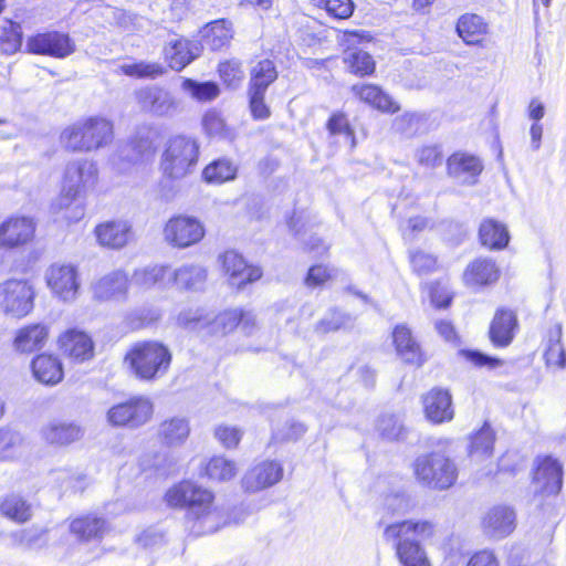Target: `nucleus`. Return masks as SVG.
I'll list each match as a JSON object with an SVG mask.
<instances>
[{
    "instance_id": "nucleus-15",
    "label": "nucleus",
    "mask_w": 566,
    "mask_h": 566,
    "mask_svg": "<svg viewBox=\"0 0 566 566\" xmlns=\"http://www.w3.org/2000/svg\"><path fill=\"white\" fill-rule=\"evenodd\" d=\"M516 527V512L509 505H494L482 516L481 528L491 539H502L511 535Z\"/></svg>"
},
{
    "instance_id": "nucleus-59",
    "label": "nucleus",
    "mask_w": 566,
    "mask_h": 566,
    "mask_svg": "<svg viewBox=\"0 0 566 566\" xmlns=\"http://www.w3.org/2000/svg\"><path fill=\"white\" fill-rule=\"evenodd\" d=\"M327 13L335 19H347L354 12L352 0H324Z\"/></svg>"
},
{
    "instance_id": "nucleus-49",
    "label": "nucleus",
    "mask_w": 566,
    "mask_h": 566,
    "mask_svg": "<svg viewBox=\"0 0 566 566\" xmlns=\"http://www.w3.org/2000/svg\"><path fill=\"white\" fill-rule=\"evenodd\" d=\"M202 127L211 137L222 139H232L234 137L233 130L228 127L222 115L216 109H210L203 115Z\"/></svg>"
},
{
    "instance_id": "nucleus-20",
    "label": "nucleus",
    "mask_w": 566,
    "mask_h": 566,
    "mask_svg": "<svg viewBox=\"0 0 566 566\" xmlns=\"http://www.w3.org/2000/svg\"><path fill=\"white\" fill-rule=\"evenodd\" d=\"M48 325L35 323L20 327L15 331L12 348L20 354H31L41 350L49 338Z\"/></svg>"
},
{
    "instance_id": "nucleus-10",
    "label": "nucleus",
    "mask_w": 566,
    "mask_h": 566,
    "mask_svg": "<svg viewBox=\"0 0 566 566\" xmlns=\"http://www.w3.org/2000/svg\"><path fill=\"white\" fill-rule=\"evenodd\" d=\"M206 234L203 223L191 216L171 217L164 227V241L177 249H186L200 242Z\"/></svg>"
},
{
    "instance_id": "nucleus-2",
    "label": "nucleus",
    "mask_w": 566,
    "mask_h": 566,
    "mask_svg": "<svg viewBox=\"0 0 566 566\" xmlns=\"http://www.w3.org/2000/svg\"><path fill=\"white\" fill-rule=\"evenodd\" d=\"M114 139V125L104 116H88L67 125L60 135L61 146L71 153H93Z\"/></svg>"
},
{
    "instance_id": "nucleus-23",
    "label": "nucleus",
    "mask_w": 566,
    "mask_h": 566,
    "mask_svg": "<svg viewBox=\"0 0 566 566\" xmlns=\"http://www.w3.org/2000/svg\"><path fill=\"white\" fill-rule=\"evenodd\" d=\"M128 285L129 280L124 271L111 272L93 285L94 297L101 301H124L127 297Z\"/></svg>"
},
{
    "instance_id": "nucleus-7",
    "label": "nucleus",
    "mask_w": 566,
    "mask_h": 566,
    "mask_svg": "<svg viewBox=\"0 0 566 566\" xmlns=\"http://www.w3.org/2000/svg\"><path fill=\"white\" fill-rule=\"evenodd\" d=\"M98 180V168L95 161L81 158L67 163L64 171L61 200L69 206L77 197L92 190Z\"/></svg>"
},
{
    "instance_id": "nucleus-19",
    "label": "nucleus",
    "mask_w": 566,
    "mask_h": 566,
    "mask_svg": "<svg viewBox=\"0 0 566 566\" xmlns=\"http://www.w3.org/2000/svg\"><path fill=\"white\" fill-rule=\"evenodd\" d=\"M283 475L282 465L275 461H263L249 470L242 485L247 491L256 492L277 483Z\"/></svg>"
},
{
    "instance_id": "nucleus-33",
    "label": "nucleus",
    "mask_w": 566,
    "mask_h": 566,
    "mask_svg": "<svg viewBox=\"0 0 566 566\" xmlns=\"http://www.w3.org/2000/svg\"><path fill=\"white\" fill-rule=\"evenodd\" d=\"M98 242L108 248H123L130 238V226L126 221H109L96 227Z\"/></svg>"
},
{
    "instance_id": "nucleus-29",
    "label": "nucleus",
    "mask_w": 566,
    "mask_h": 566,
    "mask_svg": "<svg viewBox=\"0 0 566 566\" xmlns=\"http://www.w3.org/2000/svg\"><path fill=\"white\" fill-rule=\"evenodd\" d=\"M396 556L402 566H431V562L420 543L411 537L391 541Z\"/></svg>"
},
{
    "instance_id": "nucleus-61",
    "label": "nucleus",
    "mask_w": 566,
    "mask_h": 566,
    "mask_svg": "<svg viewBox=\"0 0 566 566\" xmlns=\"http://www.w3.org/2000/svg\"><path fill=\"white\" fill-rule=\"evenodd\" d=\"M412 269L418 274H426L436 269L437 260L433 255L417 251L410 255Z\"/></svg>"
},
{
    "instance_id": "nucleus-43",
    "label": "nucleus",
    "mask_w": 566,
    "mask_h": 566,
    "mask_svg": "<svg viewBox=\"0 0 566 566\" xmlns=\"http://www.w3.org/2000/svg\"><path fill=\"white\" fill-rule=\"evenodd\" d=\"M544 357L551 368L564 369L566 367V352L562 344L560 325L549 332Z\"/></svg>"
},
{
    "instance_id": "nucleus-54",
    "label": "nucleus",
    "mask_w": 566,
    "mask_h": 566,
    "mask_svg": "<svg viewBox=\"0 0 566 566\" xmlns=\"http://www.w3.org/2000/svg\"><path fill=\"white\" fill-rule=\"evenodd\" d=\"M326 128L333 136H343L350 148L355 147L356 142L354 130L349 126L348 119L345 114L334 113L327 120Z\"/></svg>"
},
{
    "instance_id": "nucleus-63",
    "label": "nucleus",
    "mask_w": 566,
    "mask_h": 566,
    "mask_svg": "<svg viewBox=\"0 0 566 566\" xmlns=\"http://www.w3.org/2000/svg\"><path fill=\"white\" fill-rule=\"evenodd\" d=\"M214 436L227 448L237 447L241 440V431L235 427L219 426Z\"/></svg>"
},
{
    "instance_id": "nucleus-57",
    "label": "nucleus",
    "mask_w": 566,
    "mask_h": 566,
    "mask_svg": "<svg viewBox=\"0 0 566 566\" xmlns=\"http://www.w3.org/2000/svg\"><path fill=\"white\" fill-rule=\"evenodd\" d=\"M377 430L384 438L397 440L401 437L403 427L395 416L386 415L379 418Z\"/></svg>"
},
{
    "instance_id": "nucleus-40",
    "label": "nucleus",
    "mask_w": 566,
    "mask_h": 566,
    "mask_svg": "<svg viewBox=\"0 0 566 566\" xmlns=\"http://www.w3.org/2000/svg\"><path fill=\"white\" fill-rule=\"evenodd\" d=\"M488 25L483 19L473 13H467L460 17L457 23L459 36L468 44H478L486 33Z\"/></svg>"
},
{
    "instance_id": "nucleus-17",
    "label": "nucleus",
    "mask_w": 566,
    "mask_h": 566,
    "mask_svg": "<svg viewBox=\"0 0 566 566\" xmlns=\"http://www.w3.org/2000/svg\"><path fill=\"white\" fill-rule=\"evenodd\" d=\"M437 533V526L429 520H406L392 523L384 528L385 542L397 541L400 537L413 536L416 541H428Z\"/></svg>"
},
{
    "instance_id": "nucleus-30",
    "label": "nucleus",
    "mask_w": 566,
    "mask_h": 566,
    "mask_svg": "<svg viewBox=\"0 0 566 566\" xmlns=\"http://www.w3.org/2000/svg\"><path fill=\"white\" fill-rule=\"evenodd\" d=\"M499 276L500 271L493 260L476 259L468 265L463 280L469 286H482L496 282Z\"/></svg>"
},
{
    "instance_id": "nucleus-50",
    "label": "nucleus",
    "mask_w": 566,
    "mask_h": 566,
    "mask_svg": "<svg viewBox=\"0 0 566 566\" xmlns=\"http://www.w3.org/2000/svg\"><path fill=\"white\" fill-rule=\"evenodd\" d=\"M344 62L349 71L356 75H368L375 70L373 57L365 51L350 50L345 53Z\"/></svg>"
},
{
    "instance_id": "nucleus-62",
    "label": "nucleus",
    "mask_w": 566,
    "mask_h": 566,
    "mask_svg": "<svg viewBox=\"0 0 566 566\" xmlns=\"http://www.w3.org/2000/svg\"><path fill=\"white\" fill-rule=\"evenodd\" d=\"M334 276V271L322 264L313 265L307 273L305 284L308 287L322 285Z\"/></svg>"
},
{
    "instance_id": "nucleus-39",
    "label": "nucleus",
    "mask_w": 566,
    "mask_h": 566,
    "mask_svg": "<svg viewBox=\"0 0 566 566\" xmlns=\"http://www.w3.org/2000/svg\"><path fill=\"white\" fill-rule=\"evenodd\" d=\"M277 70L274 62L270 59L256 61L250 70L248 88L256 91H268L269 86L277 78Z\"/></svg>"
},
{
    "instance_id": "nucleus-48",
    "label": "nucleus",
    "mask_w": 566,
    "mask_h": 566,
    "mask_svg": "<svg viewBox=\"0 0 566 566\" xmlns=\"http://www.w3.org/2000/svg\"><path fill=\"white\" fill-rule=\"evenodd\" d=\"M0 510L4 516L17 523H24L31 517L30 505L19 495L7 496Z\"/></svg>"
},
{
    "instance_id": "nucleus-1",
    "label": "nucleus",
    "mask_w": 566,
    "mask_h": 566,
    "mask_svg": "<svg viewBox=\"0 0 566 566\" xmlns=\"http://www.w3.org/2000/svg\"><path fill=\"white\" fill-rule=\"evenodd\" d=\"M165 499L171 507H187V520L196 535L213 533L226 523L222 512L213 506V494L191 481L172 486Z\"/></svg>"
},
{
    "instance_id": "nucleus-16",
    "label": "nucleus",
    "mask_w": 566,
    "mask_h": 566,
    "mask_svg": "<svg viewBox=\"0 0 566 566\" xmlns=\"http://www.w3.org/2000/svg\"><path fill=\"white\" fill-rule=\"evenodd\" d=\"M221 263L224 273L228 275V282L231 286L243 287L262 276V271L258 266L248 265L242 255L235 251H227L221 255Z\"/></svg>"
},
{
    "instance_id": "nucleus-45",
    "label": "nucleus",
    "mask_w": 566,
    "mask_h": 566,
    "mask_svg": "<svg viewBox=\"0 0 566 566\" xmlns=\"http://www.w3.org/2000/svg\"><path fill=\"white\" fill-rule=\"evenodd\" d=\"M238 472L235 463L221 455L212 457L206 464V474L213 481H229Z\"/></svg>"
},
{
    "instance_id": "nucleus-12",
    "label": "nucleus",
    "mask_w": 566,
    "mask_h": 566,
    "mask_svg": "<svg viewBox=\"0 0 566 566\" xmlns=\"http://www.w3.org/2000/svg\"><path fill=\"white\" fill-rule=\"evenodd\" d=\"M139 108L154 117H172L180 111V102L167 88L159 85L144 86L135 92Z\"/></svg>"
},
{
    "instance_id": "nucleus-35",
    "label": "nucleus",
    "mask_w": 566,
    "mask_h": 566,
    "mask_svg": "<svg viewBox=\"0 0 566 566\" xmlns=\"http://www.w3.org/2000/svg\"><path fill=\"white\" fill-rule=\"evenodd\" d=\"M394 344L400 358L409 364L421 365L423 363L419 344L406 326H397L392 333Z\"/></svg>"
},
{
    "instance_id": "nucleus-5",
    "label": "nucleus",
    "mask_w": 566,
    "mask_h": 566,
    "mask_svg": "<svg viewBox=\"0 0 566 566\" xmlns=\"http://www.w3.org/2000/svg\"><path fill=\"white\" fill-rule=\"evenodd\" d=\"M240 308L226 310L218 314L200 308L186 310L177 316L178 325L198 331L203 335L224 336L239 326Z\"/></svg>"
},
{
    "instance_id": "nucleus-11",
    "label": "nucleus",
    "mask_w": 566,
    "mask_h": 566,
    "mask_svg": "<svg viewBox=\"0 0 566 566\" xmlns=\"http://www.w3.org/2000/svg\"><path fill=\"white\" fill-rule=\"evenodd\" d=\"M154 412L153 402L143 396L117 403L107 411V421L113 427L139 428L147 423Z\"/></svg>"
},
{
    "instance_id": "nucleus-38",
    "label": "nucleus",
    "mask_w": 566,
    "mask_h": 566,
    "mask_svg": "<svg viewBox=\"0 0 566 566\" xmlns=\"http://www.w3.org/2000/svg\"><path fill=\"white\" fill-rule=\"evenodd\" d=\"M189 432L188 421L176 417L165 420L159 424L158 438L164 444L175 447L182 444L187 440Z\"/></svg>"
},
{
    "instance_id": "nucleus-37",
    "label": "nucleus",
    "mask_w": 566,
    "mask_h": 566,
    "mask_svg": "<svg viewBox=\"0 0 566 566\" xmlns=\"http://www.w3.org/2000/svg\"><path fill=\"white\" fill-rule=\"evenodd\" d=\"M207 279V271L198 264H185L175 271L169 270L168 282L174 281L185 290L200 289Z\"/></svg>"
},
{
    "instance_id": "nucleus-6",
    "label": "nucleus",
    "mask_w": 566,
    "mask_h": 566,
    "mask_svg": "<svg viewBox=\"0 0 566 566\" xmlns=\"http://www.w3.org/2000/svg\"><path fill=\"white\" fill-rule=\"evenodd\" d=\"M199 157L196 139L184 135L171 137L161 156V169L166 177L181 179L192 171Z\"/></svg>"
},
{
    "instance_id": "nucleus-58",
    "label": "nucleus",
    "mask_w": 566,
    "mask_h": 566,
    "mask_svg": "<svg viewBox=\"0 0 566 566\" xmlns=\"http://www.w3.org/2000/svg\"><path fill=\"white\" fill-rule=\"evenodd\" d=\"M419 116L413 113H405L400 116H397L392 122V128L395 132L402 135H413L419 125Z\"/></svg>"
},
{
    "instance_id": "nucleus-51",
    "label": "nucleus",
    "mask_w": 566,
    "mask_h": 566,
    "mask_svg": "<svg viewBox=\"0 0 566 566\" xmlns=\"http://www.w3.org/2000/svg\"><path fill=\"white\" fill-rule=\"evenodd\" d=\"M181 88L200 102L212 101L220 94L219 86L216 83H198L191 78H185L181 83Z\"/></svg>"
},
{
    "instance_id": "nucleus-36",
    "label": "nucleus",
    "mask_w": 566,
    "mask_h": 566,
    "mask_svg": "<svg viewBox=\"0 0 566 566\" xmlns=\"http://www.w3.org/2000/svg\"><path fill=\"white\" fill-rule=\"evenodd\" d=\"M232 36V23L226 19L214 20L206 24L201 30L203 44L212 51L228 45Z\"/></svg>"
},
{
    "instance_id": "nucleus-3",
    "label": "nucleus",
    "mask_w": 566,
    "mask_h": 566,
    "mask_svg": "<svg viewBox=\"0 0 566 566\" xmlns=\"http://www.w3.org/2000/svg\"><path fill=\"white\" fill-rule=\"evenodd\" d=\"M125 363L137 378L154 380L168 371L171 353L161 343L139 342L127 352Z\"/></svg>"
},
{
    "instance_id": "nucleus-34",
    "label": "nucleus",
    "mask_w": 566,
    "mask_h": 566,
    "mask_svg": "<svg viewBox=\"0 0 566 566\" xmlns=\"http://www.w3.org/2000/svg\"><path fill=\"white\" fill-rule=\"evenodd\" d=\"M31 367L35 379L44 385H56L63 378L62 364L53 355H38L32 360Z\"/></svg>"
},
{
    "instance_id": "nucleus-13",
    "label": "nucleus",
    "mask_w": 566,
    "mask_h": 566,
    "mask_svg": "<svg viewBox=\"0 0 566 566\" xmlns=\"http://www.w3.org/2000/svg\"><path fill=\"white\" fill-rule=\"evenodd\" d=\"M45 280L60 301L72 303L77 298L81 284L74 265L54 263L46 270Z\"/></svg>"
},
{
    "instance_id": "nucleus-21",
    "label": "nucleus",
    "mask_w": 566,
    "mask_h": 566,
    "mask_svg": "<svg viewBox=\"0 0 566 566\" xmlns=\"http://www.w3.org/2000/svg\"><path fill=\"white\" fill-rule=\"evenodd\" d=\"M62 353L76 363H82L93 357L94 345L92 338L78 329H69L59 338Z\"/></svg>"
},
{
    "instance_id": "nucleus-24",
    "label": "nucleus",
    "mask_w": 566,
    "mask_h": 566,
    "mask_svg": "<svg viewBox=\"0 0 566 566\" xmlns=\"http://www.w3.org/2000/svg\"><path fill=\"white\" fill-rule=\"evenodd\" d=\"M518 329L515 312L506 308L496 311L490 325V339L496 347H507L514 339Z\"/></svg>"
},
{
    "instance_id": "nucleus-42",
    "label": "nucleus",
    "mask_w": 566,
    "mask_h": 566,
    "mask_svg": "<svg viewBox=\"0 0 566 566\" xmlns=\"http://www.w3.org/2000/svg\"><path fill=\"white\" fill-rule=\"evenodd\" d=\"M168 277L169 266L156 264L135 270L130 282L140 290H148L156 284L165 283Z\"/></svg>"
},
{
    "instance_id": "nucleus-27",
    "label": "nucleus",
    "mask_w": 566,
    "mask_h": 566,
    "mask_svg": "<svg viewBox=\"0 0 566 566\" xmlns=\"http://www.w3.org/2000/svg\"><path fill=\"white\" fill-rule=\"evenodd\" d=\"M83 433L80 426L60 420L50 421L41 429V436L45 442L61 447L80 440Z\"/></svg>"
},
{
    "instance_id": "nucleus-18",
    "label": "nucleus",
    "mask_w": 566,
    "mask_h": 566,
    "mask_svg": "<svg viewBox=\"0 0 566 566\" xmlns=\"http://www.w3.org/2000/svg\"><path fill=\"white\" fill-rule=\"evenodd\" d=\"M447 169L449 176L459 184L474 185L483 170V165L474 155L454 153L447 160Z\"/></svg>"
},
{
    "instance_id": "nucleus-56",
    "label": "nucleus",
    "mask_w": 566,
    "mask_h": 566,
    "mask_svg": "<svg viewBox=\"0 0 566 566\" xmlns=\"http://www.w3.org/2000/svg\"><path fill=\"white\" fill-rule=\"evenodd\" d=\"M350 324V316L337 311H333L316 324L315 329L317 333L326 334L348 327Z\"/></svg>"
},
{
    "instance_id": "nucleus-22",
    "label": "nucleus",
    "mask_w": 566,
    "mask_h": 566,
    "mask_svg": "<svg viewBox=\"0 0 566 566\" xmlns=\"http://www.w3.org/2000/svg\"><path fill=\"white\" fill-rule=\"evenodd\" d=\"M35 231L32 219L12 218L0 226V247L13 248L29 242Z\"/></svg>"
},
{
    "instance_id": "nucleus-64",
    "label": "nucleus",
    "mask_w": 566,
    "mask_h": 566,
    "mask_svg": "<svg viewBox=\"0 0 566 566\" xmlns=\"http://www.w3.org/2000/svg\"><path fill=\"white\" fill-rule=\"evenodd\" d=\"M467 566H500V563L492 551H480L473 554Z\"/></svg>"
},
{
    "instance_id": "nucleus-32",
    "label": "nucleus",
    "mask_w": 566,
    "mask_h": 566,
    "mask_svg": "<svg viewBox=\"0 0 566 566\" xmlns=\"http://www.w3.org/2000/svg\"><path fill=\"white\" fill-rule=\"evenodd\" d=\"M165 57L175 71H181L199 55V48L186 39H178L165 48Z\"/></svg>"
},
{
    "instance_id": "nucleus-60",
    "label": "nucleus",
    "mask_w": 566,
    "mask_h": 566,
    "mask_svg": "<svg viewBox=\"0 0 566 566\" xmlns=\"http://www.w3.org/2000/svg\"><path fill=\"white\" fill-rule=\"evenodd\" d=\"M416 159L420 165L433 168L441 165L442 153L438 146H423L417 149Z\"/></svg>"
},
{
    "instance_id": "nucleus-46",
    "label": "nucleus",
    "mask_w": 566,
    "mask_h": 566,
    "mask_svg": "<svg viewBox=\"0 0 566 566\" xmlns=\"http://www.w3.org/2000/svg\"><path fill=\"white\" fill-rule=\"evenodd\" d=\"M120 71L130 77L155 80L166 73V69L158 62L139 61L120 65Z\"/></svg>"
},
{
    "instance_id": "nucleus-31",
    "label": "nucleus",
    "mask_w": 566,
    "mask_h": 566,
    "mask_svg": "<svg viewBox=\"0 0 566 566\" xmlns=\"http://www.w3.org/2000/svg\"><path fill=\"white\" fill-rule=\"evenodd\" d=\"M106 530V522L95 515L80 516L70 524L71 533L80 542H99Z\"/></svg>"
},
{
    "instance_id": "nucleus-14",
    "label": "nucleus",
    "mask_w": 566,
    "mask_h": 566,
    "mask_svg": "<svg viewBox=\"0 0 566 566\" xmlns=\"http://www.w3.org/2000/svg\"><path fill=\"white\" fill-rule=\"evenodd\" d=\"M27 50L33 54L64 59L75 51V44L67 34L52 31L30 36Z\"/></svg>"
},
{
    "instance_id": "nucleus-8",
    "label": "nucleus",
    "mask_w": 566,
    "mask_h": 566,
    "mask_svg": "<svg viewBox=\"0 0 566 566\" xmlns=\"http://www.w3.org/2000/svg\"><path fill=\"white\" fill-rule=\"evenodd\" d=\"M35 291L28 280L11 279L0 283V311L13 318H23L34 307Z\"/></svg>"
},
{
    "instance_id": "nucleus-4",
    "label": "nucleus",
    "mask_w": 566,
    "mask_h": 566,
    "mask_svg": "<svg viewBox=\"0 0 566 566\" xmlns=\"http://www.w3.org/2000/svg\"><path fill=\"white\" fill-rule=\"evenodd\" d=\"M417 481L433 490H446L452 486L458 476L453 461L442 452L420 454L412 464Z\"/></svg>"
},
{
    "instance_id": "nucleus-55",
    "label": "nucleus",
    "mask_w": 566,
    "mask_h": 566,
    "mask_svg": "<svg viewBox=\"0 0 566 566\" xmlns=\"http://www.w3.org/2000/svg\"><path fill=\"white\" fill-rule=\"evenodd\" d=\"M265 91L248 88L249 109L255 120H265L271 116V108L265 103Z\"/></svg>"
},
{
    "instance_id": "nucleus-25",
    "label": "nucleus",
    "mask_w": 566,
    "mask_h": 566,
    "mask_svg": "<svg viewBox=\"0 0 566 566\" xmlns=\"http://www.w3.org/2000/svg\"><path fill=\"white\" fill-rule=\"evenodd\" d=\"M424 415L433 423H442L453 419L451 395L447 390L431 389L422 399Z\"/></svg>"
},
{
    "instance_id": "nucleus-28",
    "label": "nucleus",
    "mask_w": 566,
    "mask_h": 566,
    "mask_svg": "<svg viewBox=\"0 0 566 566\" xmlns=\"http://www.w3.org/2000/svg\"><path fill=\"white\" fill-rule=\"evenodd\" d=\"M352 91L360 101L382 113L395 114L400 109V105L376 85H354Z\"/></svg>"
},
{
    "instance_id": "nucleus-53",
    "label": "nucleus",
    "mask_w": 566,
    "mask_h": 566,
    "mask_svg": "<svg viewBox=\"0 0 566 566\" xmlns=\"http://www.w3.org/2000/svg\"><path fill=\"white\" fill-rule=\"evenodd\" d=\"M219 75L222 82L230 88L240 86L244 78L242 64L239 60H228L219 64Z\"/></svg>"
},
{
    "instance_id": "nucleus-9",
    "label": "nucleus",
    "mask_w": 566,
    "mask_h": 566,
    "mask_svg": "<svg viewBox=\"0 0 566 566\" xmlns=\"http://www.w3.org/2000/svg\"><path fill=\"white\" fill-rule=\"evenodd\" d=\"M159 138V133L151 126L138 127L134 137L127 143L120 144L112 156V164L118 170L123 171L128 166L149 156L155 150V144Z\"/></svg>"
},
{
    "instance_id": "nucleus-44",
    "label": "nucleus",
    "mask_w": 566,
    "mask_h": 566,
    "mask_svg": "<svg viewBox=\"0 0 566 566\" xmlns=\"http://www.w3.org/2000/svg\"><path fill=\"white\" fill-rule=\"evenodd\" d=\"M237 175V167L227 159H217L209 164L202 172V177L210 184H222L232 180Z\"/></svg>"
},
{
    "instance_id": "nucleus-47",
    "label": "nucleus",
    "mask_w": 566,
    "mask_h": 566,
    "mask_svg": "<svg viewBox=\"0 0 566 566\" xmlns=\"http://www.w3.org/2000/svg\"><path fill=\"white\" fill-rule=\"evenodd\" d=\"M494 440V431L488 423H484V426L471 437V457L475 459L490 457L493 451Z\"/></svg>"
},
{
    "instance_id": "nucleus-41",
    "label": "nucleus",
    "mask_w": 566,
    "mask_h": 566,
    "mask_svg": "<svg viewBox=\"0 0 566 566\" xmlns=\"http://www.w3.org/2000/svg\"><path fill=\"white\" fill-rule=\"evenodd\" d=\"M479 234L482 244L490 249H503L510 240L507 229L492 219L484 220L481 223Z\"/></svg>"
},
{
    "instance_id": "nucleus-52",
    "label": "nucleus",
    "mask_w": 566,
    "mask_h": 566,
    "mask_svg": "<svg viewBox=\"0 0 566 566\" xmlns=\"http://www.w3.org/2000/svg\"><path fill=\"white\" fill-rule=\"evenodd\" d=\"M22 43V30L20 24L10 22L2 29L0 35V52L7 55L15 53Z\"/></svg>"
},
{
    "instance_id": "nucleus-26",
    "label": "nucleus",
    "mask_w": 566,
    "mask_h": 566,
    "mask_svg": "<svg viewBox=\"0 0 566 566\" xmlns=\"http://www.w3.org/2000/svg\"><path fill=\"white\" fill-rule=\"evenodd\" d=\"M562 475L563 470L559 462L547 457L538 463L534 474V481L542 493L556 495L562 489Z\"/></svg>"
}]
</instances>
